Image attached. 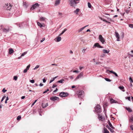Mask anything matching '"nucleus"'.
I'll return each mask as SVG.
<instances>
[{
	"mask_svg": "<svg viewBox=\"0 0 133 133\" xmlns=\"http://www.w3.org/2000/svg\"><path fill=\"white\" fill-rule=\"evenodd\" d=\"M79 0H69V4L70 5L74 7L76 5V4L78 2H76L77 1H78Z\"/></svg>",
	"mask_w": 133,
	"mask_h": 133,
	"instance_id": "obj_1",
	"label": "nucleus"
},
{
	"mask_svg": "<svg viewBox=\"0 0 133 133\" xmlns=\"http://www.w3.org/2000/svg\"><path fill=\"white\" fill-rule=\"evenodd\" d=\"M84 92L82 90H79L77 92V94L78 97L82 99L84 96Z\"/></svg>",
	"mask_w": 133,
	"mask_h": 133,
	"instance_id": "obj_2",
	"label": "nucleus"
},
{
	"mask_svg": "<svg viewBox=\"0 0 133 133\" xmlns=\"http://www.w3.org/2000/svg\"><path fill=\"white\" fill-rule=\"evenodd\" d=\"M95 111L98 113H100L101 111V107L99 105H97L95 108Z\"/></svg>",
	"mask_w": 133,
	"mask_h": 133,
	"instance_id": "obj_3",
	"label": "nucleus"
},
{
	"mask_svg": "<svg viewBox=\"0 0 133 133\" xmlns=\"http://www.w3.org/2000/svg\"><path fill=\"white\" fill-rule=\"evenodd\" d=\"M98 39L102 44H104L105 43H106V42H105V39L101 35H99Z\"/></svg>",
	"mask_w": 133,
	"mask_h": 133,
	"instance_id": "obj_4",
	"label": "nucleus"
},
{
	"mask_svg": "<svg viewBox=\"0 0 133 133\" xmlns=\"http://www.w3.org/2000/svg\"><path fill=\"white\" fill-rule=\"evenodd\" d=\"M28 23L27 22H24L19 25V27L21 28H23L28 25Z\"/></svg>",
	"mask_w": 133,
	"mask_h": 133,
	"instance_id": "obj_5",
	"label": "nucleus"
},
{
	"mask_svg": "<svg viewBox=\"0 0 133 133\" xmlns=\"http://www.w3.org/2000/svg\"><path fill=\"white\" fill-rule=\"evenodd\" d=\"M69 94L68 92H62L60 93L59 95L61 97H63L68 96Z\"/></svg>",
	"mask_w": 133,
	"mask_h": 133,
	"instance_id": "obj_6",
	"label": "nucleus"
},
{
	"mask_svg": "<svg viewBox=\"0 0 133 133\" xmlns=\"http://www.w3.org/2000/svg\"><path fill=\"white\" fill-rule=\"evenodd\" d=\"M39 5L38 3H36L35 4L32 5L31 7L30 8V10H33L35 8H38L39 7Z\"/></svg>",
	"mask_w": 133,
	"mask_h": 133,
	"instance_id": "obj_7",
	"label": "nucleus"
},
{
	"mask_svg": "<svg viewBox=\"0 0 133 133\" xmlns=\"http://www.w3.org/2000/svg\"><path fill=\"white\" fill-rule=\"evenodd\" d=\"M97 47V48H103V46H101L98 43H95L94 45L93 48H94V47Z\"/></svg>",
	"mask_w": 133,
	"mask_h": 133,
	"instance_id": "obj_8",
	"label": "nucleus"
},
{
	"mask_svg": "<svg viewBox=\"0 0 133 133\" xmlns=\"http://www.w3.org/2000/svg\"><path fill=\"white\" fill-rule=\"evenodd\" d=\"M59 98L56 96H52L50 98V99L53 101L59 100Z\"/></svg>",
	"mask_w": 133,
	"mask_h": 133,
	"instance_id": "obj_9",
	"label": "nucleus"
},
{
	"mask_svg": "<svg viewBox=\"0 0 133 133\" xmlns=\"http://www.w3.org/2000/svg\"><path fill=\"white\" fill-rule=\"evenodd\" d=\"M1 29L2 30L3 32L5 33H7L10 30V29L9 28H8L7 29H6L5 28H2Z\"/></svg>",
	"mask_w": 133,
	"mask_h": 133,
	"instance_id": "obj_10",
	"label": "nucleus"
},
{
	"mask_svg": "<svg viewBox=\"0 0 133 133\" xmlns=\"http://www.w3.org/2000/svg\"><path fill=\"white\" fill-rule=\"evenodd\" d=\"M129 122L131 124H133V115L129 118Z\"/></svg>",
	"mask_w": 133,
	"mask_h": 133,
	"instance_id": "obj_11",
	"label": "nucleus"
},
{
	"mask_svg": "<svg viewBox=\"0 0 133 133\" xmlns=\"http://www.w3.org/2000/svg\"><path fill=\"white\" fill-rule=\"evenodd\" d=\"M107 71H109V72H110L111 73H112L114 74L116 77H118V76L117 74L114 71L112 70H107Z\"/></svg>",
	"mask_w": 133,
	"mask_h": 133,
	"instance_id": "obj_12",
	"label": "nucleus"
},
{
	"mask_svg": "<svg viewBox=\"0 0 133 133\" xmlns=\"http://www.w3.org/2000/svg\"><path fill=\"white\" fill-rule=\"evenodd\" d=\"M60 0H56L55 4V6H57L60 3Z\"/></svg>",
	"mask_w": 133,
	"mask_h": 133,
	"instance_id": "obj_13",
	"label": "nucleus"
},
{
	"mask_svg": "<svg viewBox=\"0 0 133 133\" xmlns=\"http://www.w3.org/2000/svg\"><path fill=\"white\" fill-rule=\"evenodd\" d=\"M98 118L99 120H101V119H103V117H102L101 115L98 114Z\"/></svg>",
	"mask_w": 133,
	"mask_h": 133,
	"instance_id": "obj_14",
	"label": "nucleus"
},
{
	"mask_svg": "<svg viewBox=\"0 0 133 133\" xmlns=\"http://www.w3.org/2000/svg\"><path fill=\"white\" fill-rule=\"evenodd\" d=\"M14 52V50L12 48L9 49V53L11 55Z\"/></svg>",
	"mask_w": 133,
	"mask_h": 133,
	"instance_id": "obj_15",
	"label": "nucleus"
},
{
	"mask_svg": "<svg viewBox=\"0 0 133 133\" xmlns=\"http://www.w3.org/2000/svg\"><path fill=\"white\" fill-rule=\"evenodd\" d=\"M48 106V103H47L46 104H44L43 103H42V107L43 108H45Z\"/></svg>",
	"mask_w": 133,
	"mask_h": 133,
	"instance_id": "obj_16",
	"label": "nucleus"
},
{
	"mask_svg": "<svg viewBox=\"0 0 133 133\" xmlns=\"http://www.w3.org/2000/svg\"><path fill=\"white\" fill-rule=\"evenodd\" d=\"M108 122L109 125L110 127H111L113 129H114L115 128L113 126L109 120L108 121Z\"/></svg>",
	"mask_w": 133,
	"mask_h": 133,
	"instance_id": "obj_17",
	"label": "nucleus"
},
{
	"mask_svg": "<svg viewBox=\"0 0 133 133\" xmlns=\"http://www.w3.org/2000/svg\"><path fill=\"white\" fill-rule=\"evenodd\" d=\"M88 25H88L81 28V29H80L78 30V32H80L81 31H82L86 27L88 26Z\"/></svg>",
	"mask_w": 133,
	"mask_h": 133,
	"instance_id": "obj_18",
	"label": "nucleus"
},
{
	"mask_svg": "<svg viewBox=\"0 0 133 133\" xmlns=\"http://www.w3.org/2000/svg\"><path fill=\"white\" fill-rule=\"evenodd\" d=\"M125 108L129 112H132V110L130 108L126 107Z\"/></svg>",
	"mask_w": 133,
	"mask_h": 133,
	"instance_id": "obj_19",
	"label": "nucleus"
},
{
	"mask_svg": "<svg viewBox=\"0 0 133 133\" xmlns=\"http://www.w3.org/2000/svg\"><path fill=\"white\" fill-rule=\"evenodd\" d=\"M103 52L104 53H108L110 51V50H107L105 49H103Z\"/></svg>",
	"mask_w": 133,
	"mask_h": 133,
	"instance_id": "obj_20",
	"label": "nucleus"
},
{
	"mask_svg": "<svg viewBox=\"0 0 133 133\" xmlns=\"http://www.w3.org/2000/svg\"><path fill=\"white\" fill-rule=\"evenodd\" d=\"M58 36L57 37V41H56L57 42H59L61 41V37L59 36Z\"/></svg>",
	"mask_w": 133,
	"mask_h": 133,
	"instance_id": "obj_21",
	"label": "nucleus"
},
{
	"mask_svg": "<svg viewBox=\"0 0 133 133\" xmlns=\"http://www.w3.org/2000/svg\"><path fill=\"white\" fill-rule=\"evenodd\" d=\"M118 88L123 91H124L125 90L124 89V88L123 86H119Z\"/></svg>",
	"mask_w": 133,
	"mask_h": 133,
	"instance_id": "obj_22",
	"label": "nucleus"
},
{
	"mask_svg": "<svg viewBox=\"0 0 133 133\" xmlns=\"http://www.w3.org/2000/svg\"><path fill=\"white\" fill-rule=\"evenodd\" d=\"M64 79H62L61 80L58 81L57 82V83H63V81H64Z\"/></svg>",
	"mask_w": 133,
	"mask_h": 133,
	"instance_id": "obj_23",
	"label": "nucleus"
},
{
	"mask_svg": "<svg viewBox=\"0 0 133 133\" xmlns=\"http://www.w3.org/2000/svg\"><path fill=\"white\" fill-rule=\"evenodd\" d=\"M37 24L41 28L43 26V25L41 23H40L38 22H37Z\"/></svg>",
	"mask_w": 133,
	"mask_h": 133,
	"instance_id": "obj_24",
	"label": "nucleus"
},
{
	"mask_svg": "<svg viewBox=\"0 0 133 133\" xmlns=\"http://www.w3.org/2000/svg\"><path fill=\"white\" fill-rule=\"evenodd\" d=\"M79 9L77 8L75 11L74 12L76 13V14H78V12L79 11Z\"/></svg>",
	"mask_w": 133,
	"mask_h": 133,
	"instance_id": "obj_25",
	"label": "nucleus"
},
{
	"mask_svg": "<svg viewBox=\"0 0 133 133\" xmlns=\"http://www.w3.org/2000/svg\"><path fill=\"white\" fill-rule=\"evenodd\" d=\"M110 101H111V103H116V101L115 100H114L112 98H111L110 99Z\"/></svg>",
	"mask_w": 133,
	"mask_h": 133,
	"instance_id": "obj_26",
	"label": "nucleus"
},
{
	"mask_svg": "<svg viewBox=\"0 0 133 133\" xmlns=\"http://www.w3.org/2000/svg\"><path fill=\"white\" fill-rule=\"evenodd\" d=\"M104 133H109V132L106 128H104Z\"/></svg>",
	"mask_w": 133,
	"mask_h": 133,
	"instance_id": "obj_27",
	"label": "nucleus"
},
{
	"mask_svg": "<svg viewBox=\"0 0 133 133\" xmlns=\"http://www.w3.org/2000/svg\"><path fill=\"white\" fill-rule=\"evenodd\" d=\"M40 20L41 21H44L46 19V18H45L43 17H40Z\"/></svg>",
	"mask_w": 133,
	"mask_h": 133,
	"instance_id": "obj_28",
	"label": "nucleus"
},
{
	"mask_svg": "<svg viewBox=\"0 0 133 133\" xmlns=\"http://www.w3.org/2000/svg\"><path fill=\"white\" fill-rule=\"evenodd\" d=\"M115 34L116 37V38H119V35L118 32H116Z\"/></svg>",
	"mask_w": 133,
	"mask_h": 133,
	"instance_id": "obj_29",
	"label": "nucleus"
},
{
	"mask_svg": "<svg viewBox=\"0 0 133 133\" xmlns=\"http://www.w3.org/2000/svg\"><path fill=\"white\" fill-rule=\"evenodd\" d=\"M105 80L107 81L110 82L111 81V80L108 78H105Z\"/></svg>",
	"mask_w": 133,
	"mask_h": 133,
	"instance_id": "obj_30",
	"label": "nucleus"
},
{
	"mask_svg": "<svg viewBox=\"0 0 133 133\" xmlns=\"http://www.w3.org/2000/svg\"><path fill=\"white\" fill-rule=\"evenodd\" d=\"M21 119V116H18L17 118V120H19Z\"/></svg>",
	"mask_w": 133,
	"mask_h": 133,
	"instance_id": "obj_31",
	"label": "nucleus"
},
{
	"mask_svg": "<svg viewBox=\"0 0 133 133\" xmlns=\"http://www.w3.org/2000/svg\"><path fill=\"white\" fill-rule=\"evenodd\" d=\"M88 7L89 8H91L92 6H91V4L89 2H88Z\"/></svg>",
	"mask_w": 133,
	"mask_h": 133,
	"instance_id": "obj_32",
	"label": "nucleus"
},
{
	"mask_svg": "<svg viewBox=\"0 0 133 133\" xmlns=\"http://www.w3.org/2000/svg\"><path fill=\"white\" fill-rule=\"evenodd\" d=\"M27 53V51H25L22 53L21 55V56H23L25 55Z\"/></svg>",
	"mask_w": 133,
	"mask_h": 133,
	"instance_id": "obj_33",
	"label": "nucleus"
},
{
	"mask_svg": "<svg viewBox=\"0 0 133 133\" xmlns=\"http://www.w3.org/2000/svg\"><path fill=\"white\" fill-rule=\"evenodd\" d=\"M129 79L130 80V83H132L133 82V80L131 77H129Z\"/></svg>",
	"mask_w": 133,
	"mask_h": 133,
	"instance_id": "obj_34",
	"label": "nucleus"
},
{
	"mask_svg": "<svg viewBox=\"0 0 133 133\" xmlns=\"http://www.w3.org/2000/svg\"><path fill=\"white\" fill-rule=\"evenodd\" d=\"M37 100H35V101L34 102L31 104V107H32L34 105V104L36 102H37Z\"/></svg>",
	"mask_w": 133,
	"mask_h": 133,
	"instance_id": "obj_35",
	"label": "nucleus"
},
{
	"mask_svg": "<svg viewBox=\"0 0 133 133\" xmlns=\"http://www.w3.org/2000/svg\"><path fill=\"white\" fill-rule=\"evenodd\" d=\"M23 5L24 7H25V8H27V4L26 3H23Z\"/></svg>",
	"mask_w": 133,
	"mask_h": 133,
	"instance_id": "obj_36",
	"label": "nucleus"
},
{
	"mask_svg": "<svg viewBox=\"0 0 133 133\" xmlns=\"http://www.w3.org/2000/svg\"><path fill=\"white\" fill-rule=\"evenodd\" d=\"M125 12L127 14H128L130 12V10H125Z\"/></svg>",
	"mask_w": 133,
	"mask_h": 133,
	"instance_id": "obj_37",
	"label": "nucleus"
},
{
	"mask_svg": "<svg viewBox=\"0 0 133 133\" xmlns=\"http://www.w3.org/2000/svg\"><path fill=\"white\" fill-rule=\"evenodd\" d=\"M108 105H107V103H105V104H104L103 105L104 109Z\"/></svg>",
	"mask_w": 133,
	"mask_h": 133,
	"instance_id": "obj_38",
	"label": "nucleus"
},
{
	"mask_svg": "<svg viewBox=\"0 0 133 133\" xmlns=\"http://www.w3.org/2000/svg\"><path fill=\"white\" fill-rule=\"evenodd\" d=\"M30 64H29V65H28L26 67V69L27 70H28L29 68H30Z\"/></svg>",
	"mask_w": 133,
	"mask_h": 133,
	"instance_id": "obj_39",
	"label": "nucleus"
},
{
	"mask_svg": "<svg viewBox=\"0 0 133 133\" xmlns=\"http://www.w3.org/2000/svg\"><path fill=\"white\" fill-rule=\"evenodd\" d=\"M30 82L32 83H33L35 82V81L34 79L30 80Z\"/></svg>",
	"mask_w": 133,
	"mask_h": 133,
	"instance_id": "obj_40",
	"label": "nucleus"
},
{
	"mask_svg": "<svg viewBox=\"0 0 133 133\" xmlns=\"http://www.w3.org/2000/svg\"><path fill=\"white\" fill-rule=\"evenodd\" d=\"M14 79L15 80V81L17 79V76H14Z\"/></svg>",
	"mask_w": 133,
	"mask_h": 133,
	"instance_id": "obj_41",
	"label": "nucleus"
},
{
	"mask_svg": "<svg viewBox=\"0 0 133 133\" xmlns=\"http://www.w3.org/2000/svg\"><path fill=\"white\" fill-rule=\"evenodd\" d=\"M129 27H130L131 28H133V24H130L129 25Z\"/></svg>",
	"mask_w": 133,
	"mask_h": 133,
	"instance_id": "obj_42",
	"label": "nucleus"
},
{
	"mask_svg": "<svg viewBox=\"0 0 133 133\" xmlns=\"http://www.w3.org/2000/svg\"><path fill=\"white\" fill-rule=\"evenodd\" d=\"M109 129L111 132H113L114 131V130L110 128H109Z\"/></svg>",
	"mask_w": 133,
	"mask_h": 133,
	"instance_id": "obj_43",
	"label": "nucleus"
},
{
	"mask_svg": "<svg viewBox=\"0 0 133 133\" xmlns=\"http://www.w3.org/2000/svg\"><path fill=\"white\" fill-rule=\"evenodd\" d=\"M6 97V96H4L3 97H2V99H1V102H2L4 100V99H5V98Z\"/></svg>",
	"mask_w": 133,
	"mask_h": 133,
	"instance_id": "obj_44",
	"label": "nucleus"
},
{
	"mask_svg": "<svg viewBox=\"0 0 133 133\" xmlns=\"http://www.w3.org/2000/svg\"><path fill=\"white\" fill-rule=\"evenodd\" d=\"M49 91V89H47L46 90H45V91L43 92V94L45 93L47 91Z\"/></svg>",
	"mask_w": 133,
	"mask_h": 133,
	"instance_id": "obj_45",
	"label": "nucleus"
},
{
	"mask_svg": "<svg viewBox=\"0 0 133 133\" xmlns=\"http://www.w3.org/2000/svg\"><path fill=\"white\" fill-rule=\"evenodd\" d=\"M130 128L133 131V125H131L130 126Z\"/></svg>",
	"mask_w": 133,
	"mask_h": 133,
	"instance_id": "obj_46",
	"label": "nucleus"
},
{
	"mask_svg": "<svg viewBox=\"0 0 133 133\" xmlns=\"http://www.w3.org/2000/svg\"><path fill=\"white\" fill-rule=\"evenodd\" d=\"M126 99H128L129 101H130V97H126Z\"/></svg>",
	"mask_w": 133,
	"mask_h": 133,
	"instance_id": "obj_47",
	"label": "nucleus"
},
{
	"mask_svg": "<svg viewBox=\"0 0 133 133\" xmlns=\"http://www.w3.org/2000/svg\"><path fill=\"white\" fill-rule=\"evenodd\" d=\"M83 73L82 72H81L78 75L79 76H80L81 77L83 76Z\"/></svg>",
	"mask_w": 133,
	"mask_h": 133,
	"instance_id": "obj_48",
	"label": "nucleus"
},
{
	"mask_svg": "<svg viewBox=\"0 0 133 133\" xmlns=\"http://www.w3.org/2000/svg\"><path fill=\"white\" fill-rule=\"evenodd\" d=\"M87 49V48L86 49H83V50L82 51V52L84 53H85V51L86 50V49Z\"/></svg>",
	"mask_w": 133,
	"mask_h": 133,
	"instance_id": "obj_49",
	"label": "nucleus"
},
{
	"mask_svg": "<svg viewBox=\"0 0 133 133\" xmlns=\"http://www.w3.org/2000/svg\"><path fill=\"white\" fill-rule=\"evenodd\" d=\"M57 85L54 84H53V85L52 86V88H54L55 87H57Z\"/></svg>",
	"mask_w": 133,
	"mask_h": 133,
	"instance_id": "obj_50",
	"label": "nucleus"
},
{
	"mask_svg": "<svg viewBox=\"0 0 133 133\" xmlns=\"http://www.w3.org/2000/svg\"><path fill=\"white\" fill-rule=\"evenodd\" d=\"M58 89L56 88V89L55 90H54L53 91V93H55V92H56L57 90H58ZM53 94H54L53 93Z\"/></svg>",
	"mask_w": 133,
	"mask_h": 133,
	"instance_id": "obj_51",
	"label": "nucleus"
},
{
	"mask_svg": "<svg viewBox=\"0 0 133 133\" xmlns=\"http://www.w3.org/2000/svg\"><path fill=\"white\" fill-rule=\"evenodd\" d=\"M28 70L26 69L23 70V72L24 73H25L27 72Z\"/></svg>",
	"mask_w": 133,
	"mask_h": 133,
	"instance_id": "obj_52",
	"label": "nucleus"
},
{
	"mask_svg": "<svg viewBox=\"0 0 133 133\" xmlns=\"http://www.w3.org/2000/svg\"><path fill=\"white\" fill-rule=\"evenodd\" d=\"M7 91V90L5 89L4 88L2 90V91L4 93L5 92Z\"/></svg>",
	"mask_w": 133,
	"mask_h": 133,
	"instance_id": "obj_53",
	"label": "nucleus"
},
{
	"mask_svg": "<svg viewBox=\"0 0 133 133\" xmlns=\"http://www.w3.org/2000/svg\"><path fill=\"white\" fill-rule=\"evenodd\" d=\"M45 40V38H42V39L41 40V43L43 42L44 40Z\"/></svg>",
	"mask_w": 133,
	"mask_h": 133,
	"instance_id": "obj_54",
	"label": "nucleus"
},
{
	"mask_svg": "<svg viewBox=\"0 0 133 133\" xmlns=\"http://www.w3.org/2000/svg\"><path fill=\"white\" fill-rule=\"evenodd\" d=\"M64 32L63 31H62V32L59 35V36H61L62 35Z\"/></svg>",
	"mask_w": 133,
	"mask_h": 133,
	"instance_id": "obj_55",
	"label": "nucleus"
},
{
	"mask_svg": "<svg viewBox=\"0 0 133 133\" xmlns=\"http://www.w3.org/2000/svg\"><path fill=\"white\" fill-rule=\"evenodd\" d=\"M81 77L80 76H79L78 75L76 78L75 80L77 79H79V78Z\"/></svg>",
	"mask_w": 133,
	"mask_h": 133,
	"instance_id": "obj_56",
	"label": "nucleus"
},
{
	"mask_svg": "<svg viewBox=\"0 0 133 133\" xmlns=\"http://www.w3.org/2000/svg\"><path fill=\"white\" fill-rule=\"evenodd\" d=\"M108 20L109 21H112L113 22H114V21H112L111 19L110 18H108Z\"/></svg>",
	"mask_w": 133,
	"mask_h": 133,
	"instance_id": "obj_57",
	"label": "nucleus"
},
{
	"mask_svg": "<svg viewBox=\"0 0 133 133\" xmlns=\"http://www.w3.org/2000/svg\"><path fill=\"white\" fill-rule=\"evenodd\" d=\"M46 80L44 78L43 79V83H44L45 82H46Z\"/></svg>",
	"mask_w": 133,
	"mask_h": 133,
	"instance_id": "obj_58",
	"label": "nucleus"
},
{
	"mask_svg": "<svg viewBox=\"0 0 133 133\" xmlns=\"http://www.w3.org/2000/svg\"><path fill=\"white\" fill-rule=\"evenodd\" d=\"M73 72H76L77 73H78V71L76 70L73 71Z\"/></svg>",
	"mask_w": 133,
	"mask_h": 133,
	"instance_id": "obj_59",
	"label": "nucleus"
},
{
	"mask_svg": "<svg viewBox=\"0 0 133 133\" xmlns=\"http://www.w3.org/2000/svg\"><path fill=\"white\" fill-rule=\"evenodd\" d=\"M39 66V65H37L35 67H36V69H37L38 68Z\"/></svg>",
	"mask_w": 133,
	"mask_h": 133,
	"instance_id": "obj_60",
	"label": "nucleus"
},
{
	"mask_svg": "<svg viewBox=\"0 0 133 133\" xmlns=\"http://www.w3.org/2000/svg\"><path fill=\"white\" fill-rule=\"evenodd\" d=\"M25 97V96H23L21 97V99H24Z\"/></svg>",
	"mask_w": 133,
	"mask_h": 133,
	"instance_id": "obj_61",
	"label": "nucleus"
},
{
	"mask_svg": "<svg viewBox=\"0 0 133 133\" xmlns=\"http://www.w3.org/2000/svg\"><path fill=\"white\" fill-rule=\"evenodd\" d=\"M102 20H103V21L105 22H107V21L105 19H103Z\"/></svg>",
	"mask_w": 133,
	"mask_h": 133,
	"instance_id": "obj_62",
	"label": "nucleus"
},
{
	"mask_svg": "<svg viewBox=\"0 0 133 133\" xmlns=\"http://www.w3.org/2000/svg\"><path fill=\"white\" fill-rule=\"evenodd\" d=\"M67 30V29L66 28H65L63 30V31H64V32H65V31H66Z\"/></svg>",
	"mask_w": 133,
	"mask_h": 133,
	"instance_id": "obj_63",
	"label": "nucleus"
},
{
	"mask_svg": "<svg viewBox=\"0 0 133 133\" xmlns=\"http://www.w3.org/2000/svg\"><path fill=\"white\" fill-rule=\"evenodd\" d=\"M75 87V85H72L71 87V88L72 89L74 88Z\"/></svg>",
	"mask_w": 133,
	"mask_h": 133,
	"instance_id": "obj_64",
	"label": "nucleus"
}]
</instances>
